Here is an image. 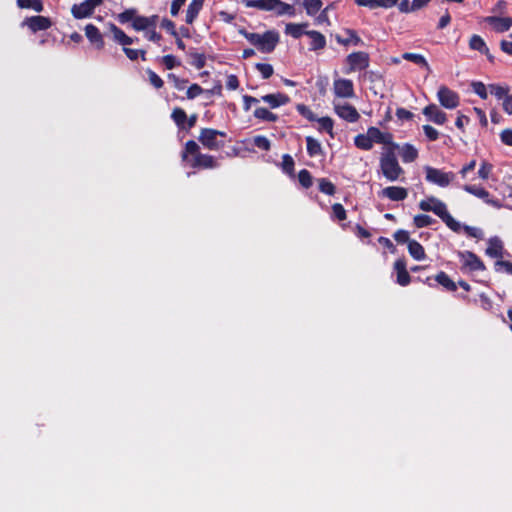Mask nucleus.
I'll list each match as a JSON object with an SVG mask.
<instances>
[{
	"label": "nucleus",
	"instance_id": "19",
	"mask_svg": "<svg viewBox=\"0 0 512 512\" xmlns=\"http://www.w3.org/2000/svg\"><path fill=\"white\" fill-rule=\"evenodd\" d=\"M399 0H354L355 4L360 7H366L371 10L377 8L388 9L397 4Z\"/></svg>",
	"mask_w": 512,
	"mask_h": 512
},
{
	"label": "nucleus",
	"instance_id": "24",
	"mask_svg": "<svg viewBox=\"0 0 512 512\" xmlns=\"http://www.w3.org/2000/svg\"><path fill=\"white\" fill-rule=\"evenodd\" d=\"M261 100L269 105L270 108H278L289 102V97L283 93L267 94L261 97Z\"/></svg>",
	"mask_w": 512,
	"mask_h": 512
},
{
	"label": "nucleus",
	"instance_id": "63",
	"mask_svg": "<svg viewBox=\"0 0 512 512\" xmlns=\"http://www.w3.org/2000/svg\"><path fill=\"white\" fill-rule=\"evenodd\" d=\"M162 63L165 65L167 69H173L176 66L180 65V62L173 55H165L162 57Z\"/></svg>",
	"mask_w": 512,
	"mask_h": 512
},
{
	"label": "nucleus",
	"instance_id": "36",
	"mask_svg": "<svg viewBox=\"0 0 512 512\" xmlns=\"http://www.w3.org/2000/svg\"><path fill=\"white\" fill-rule=\"evenodd\" d=\"M307 152L311 157L320 155L322 153V147L318 140L311 136L306 137Z\"/></svg>",
	"mask_w": 512,
	"mask_h": 512
},
{
	"label": "nucleus",
	"instance_id": "32",
	"mask_svg": "<svg viewBox=\"0 0 512 512\" xmlns=\"http://www.w3.org/2000/svg\"><path fill=\"white\" fill-rule=\"evenodd\" d=\"M408 251L415 260H423L425 258V251L423 246L416 240L409 241Z\"/></svg>",
	"mask_w": 512,
	"mask_h": 512
},
{
	"label": "nucleus",
	"instance_id": "20",
	"mask_svg": "<svg viewBox=\"0 0 512 512\" xmlns=\"http://www.w3.org/2000/svg\"><path fill=\"white\" fill-rule=\"evenodd\" d=\"M394 270L397 274L396 282L401 286H407L410 281V275L406 268V262L403 259H398L394 263Z\"/></svg>",
	"mask_w": 512,
	"mask_h": 512
},
{
	"label": "nucleus",
	"instance_id": "11",
	"mask_svg": "<svg viewBox=\"0 0 512 512\" xmlns=\"http://www.w3.org/2000/svg\"><path fill=\"white\" fill-rule=\"evenodd\" d=\"M367 134L369 135L373 145L374 143L383 144L384 147H392V145H398L393 141V135L391 133L382 132L377 127H369L367 129Z\"/></svg>",
	"mask_w": 512,
	"mask_h": 512
},
{
	"label": "nucleus",
	"instance_id": "54",
	"mask_svg": "<svg viewBox=\"0 0 512 512\" xmlns=\"http://www.w3.org/2000/svg\"><path fill=\"white\" fill-rule=\"evenodd\" d=\"M253 143L256 147L264 151L270 150L271 147L269 139L262 135L255 136L253 139Z\"/></svg>",
	"mask_w": 512,
	"mask_h": 512
},
{
	"label": "nucleus",
	"instance_id": "37",
	"mask_svg": "<svg viewBox=\"0 0 512 512\" xmlns=\"http://www.w3.org/2000/svg\"><path fill=\"white\" fill-rule=\"evenodd\" d=\"M17 5L22 9H32L36 12L43 11L41 0H17Z\"/></svg>",
	"mask_w": 512,
	"mask_h": 512
},
{
	"label": "nucleus",
	"instance_id": "22",
	"mask_svg": "<svg viewBox=\"0 0 512 512\" xmlns=\"http://www.w3.org/2000/svg\"><path fill=\"white\" fill-rule=\"evenodd\" d=\"M503 242L498 237H491L488 240V247L485 250L486 255L491 258H501L503 256Z\"/></svg>",
	"mask_w": 512,
	"mask_h": 512
},
{
	"label": "nucleus",
	"instance_id": "1",
	"mask_svg": "<svg viewBox=\"0 0 512 512\" xmlns=\"http://www.w3.org/2000/svg\"><path fill=\"white\" fill-rule=\"evenodd\" d=\"M399 145L392 147H383L379 158V167L382 175L390 182L398 181L404 174V169L400 166L396 150Z\"/></svg>",
	"mask_w": 512,
	"mask_h": 512
},
{
	"label": "nucleus",
	"instance_id": "41",
	"mask_svg": "<svg viewBox=\"0 0 512 512\" xmlns=\"http://www.w3.org/2000/svg\"><path fill=\"white\" fill-rule=\"evenodd\" d=\"M171 118L179 128H184V124L187 120V115L182 108H175L172 111Z\"/></svg>",
	"mask_w": 512,
	"mask_h": 512
},
{
	"label": "nucleus",
	"instance_id": "2",
	"mask_svg": "<svg viewBox=\"0 0 512 512\" xmlns=\"http://www.w3.org/2000/svg\"><path fill=\"white\" fill-rule=\"evenodd\" d=\"M419 208L425 212H433L452 230L460 229V222L454 219L447 210L446 204L434 196L427 197L419 202Z\"/></svg>",
	"mask_w": 512,
	"mask_h": 512
},
{
	"label": "nucleus",
	"instance_id": "17",
	"mask_svg": "<svg viewBox=\"0 0 512 512\" xmlns=\"http://www.w3.org/2000/svg\"><path fill=\"white\" fill-rule=\"evenodd\" d=\"M423 114L426 118L437 124L443 125L447 121V115L437 105L430 104L423 109Z\"/></svg>",
	"mask_w": 512,
	"mask_h": 512
},
{
	"label": "nucleus",
	"instance_id": "7",
	"mask_svg": "<svg viewBox=\"0 0 512 512\" xmlns=\"http://www.w3.org/2000/svg\"><path fill=\"white\" fill-rule=\"evenodd\" d=\"M333 93L336 98L351 99L355 97L353 81L345 78H337L333 81Z\"/></svg>",
	"mask_w": 512,
	"mask_h": 512
},
{
	"label": "nucleus",
	"instance_id": "15",
	"mask_svg": "<svg viewBox=\"0 0 512 512\" xmlns=\"http://www.w3.org/2000/svg\"><path fill=\"white\" fill-rule=\"evenodd\" d=\"M279 41V35L275 31H267L261 35L260 44L258 50L263 53L272 52Z\"/></svg>",
	"mask_w": 512,
	"mask_h": 512
},
{
	"label": "nucleus",
	"instance_id": "4",
	"mask_svg": "<svg viewBox=\"0 0 512 512\" xmlns=\"http://www.w3.org/2000/svg\"><path fill=\"white\" fill-rule=\"evenodd\" d=\"M425 180L431 184L441 188H446L455 183L456 174L452 171H444L443 169L431 166L424 167Z\"/></svg>",
	"mask_w": 512,
	"mask_h": 512
},
{
	"label": "nucleus",
	"instance_id": "57",
	"mask_svg": "<svg viewBox=\"0 0 512 512\" xmlns=\"http://www.w3.org/2000/svg\"><path fill=\"white\" fill-rule=\"evenodd\" d=\"M136 18V11L134 9H128L118 15L120 23L124 24L130 21H134Z\"/></svg>",
	"mask_w": 512,
	"mask_h": 512
},
{
	"label": "nucleus",
	"instance_id": "42",
	"mask_svg": "<svg viewBox=\"0 0 512 512\" xmlns=\"http://www.w3.org/2000/svg\"><path fill=\"white\" fill-rule=\"evenodd\" d=\"M308 15L314 16L322 6L321 0H304L303 3Z\"/></svg>",
	"mask_w": 512,
	"mask_h": 512
},
{
	"label": "nucleus",
	"instance_id": "55",
	"mask_svg": "<svg viewBox=\"0 0 512 512\" xmlns=\"http://www.w3.org/2000/svg\"><path fill=\"white\" fill-rule=\"evenodd\" d=\"M256 69L261 73L264 79L270 78L274 72L272 65L267 63H257Z\"/></svg>",
	"mask_w": 512,
	"mask_h": 512
},
{
	"label": "nucleus",
	"instance_id": "28",
	"mask_svg": "<svg viewBox=\"0 0 512 512\" xmlns=\"http://www.w3.org/2000/svg\"><path fill=\"white\" fill-rule=\"evenodd\" d=\"M109 32L112 34L114 41L120 45L127 46L132 44V38L127 36L120 28L115 24L110 23L108 25Z\"/></svg>",
	"mask_w": 512,
	"mask_h": 512
},
{
	"label": "nucleus",
	"instance_id": "9",
	"mask_svg": "<svg viewBox=\"0 0 512 512\" xmlns=\"http://www.w3.org/2000/svg\"><path fill=\"white\" fill-rule=\"evenodd\" d=\"M334 112L343 120L355 123L359 120L360 114L357 109L348 103H341L337 100L333 101Z\"/></svg>",
	"mask_w": 512,
	"mask_h": 512
},
{
	"label": "nucleus",
	"instance_id": "16",
	"mask_svg": "<svg viewBox=\"0 0 512 512\" xmlns=\"http://www.w3.org/2000/svg\"><path fill=\"white\" fill-rule=\"evenodd\" d=\"M379 196L391 201H403L408 196V190L400 186H388L379 192Z\"/></svg>",
	"mask_w": 512,
	"mask_h": 512
},
{
	"label": "nucleus",
	"instance_id": "8",
	"mask_svg": "<svg viewBox=\"0 0 512 512\" xmlns=\"http://www.w3.org/2000/svg\"><path fill=\"white\" fill-rule=\"evenodd\" d=\"M103 0H85L79 4H74L71 13L76 19H84L90 17L96 7L100 6Z\"/></svg>",
	"mask_w": 512,
	"mask_h": 512
},
{
	"label": "nucleus",
	"instance_id": "48",
	"mask_svg": "<svg viewBox=\"0 0 512 512\" xmlns=\"http://www.w3.org/2000/svg\"><path fill=\"white\" fill-rule=\"evenodd\" d=\"M493 171V165L487 161H482L478 170V176L482 180H487Z\"/></svg>",
	"mask_w": 512,
	"mask_h": 512
},
{
	"label": "nucleus",
	"instance_id": "31",
	"mask_svg": "<svg viewBox=\"0 0 512 512\" xmlns=\"http://www.w3.org/2000/svg\"><path fill=\"white\" fill-rule=\"evenodd\" d=\"M402 58L404 60L411 61L420 67L425 68L427 71H430V66L427 60L421 54L406 52L402 55Z\"/></svg>",
	"mask_w": 512,
	"mask_h": 512
},
{
	"label": "nucleus",
	"instance_id": "30",
	"mask_svg": "<svg viewBox=\"0 0 512 512\" xmlns=\"http://www.w3.org/2000/svg\"><path fill=\"white\" fill-rule=\"evenodd\" d=\"M305 34L311 38L310 50H320L326 45V39L323 34L318 31H306Z\"/></svg>",
	"mask_w": 512,
	"mask_h": 512
},
{
	"label": "nucleus",
	"instance_id": "45",
	"mask_svg": "<svg viewBox=\"0 0 512 512\" xmlns=\"http://www.w3.org/2000/svg\"><path fill=\"white\" fill-rule=\"evenodd\" d=\"M294 160L289 154H284L282 157V170L289 176H294Z\"/></svg>",
	"mask_w": 512,
	"mask_h": 512
},
{
	"label": "nucleus",
	"instance_id": "14",
	"mask_svg": "<svg viewBox=\"0 0 512 512\" xmlns=\"http://www.w3.org/2000/svg\"><path fill=\"white\" fill-rule=\"evenodd\" d=\"M51 25V20L44 16L27 17L22 22V26H27L34 33L42 30H47L51 27Z\"/></svg>",
	"mask_w": 512,
	"mask_h": 512
},
{
	"label": "nucleus",
	"instance_id": "50",
	"mask_svg": "<svg viewBox=\"0 0 512 512\" xmlns=\"http://www.w3.org/2000/svg\"><path fill=\"white\" fill-rule=\"evenodd\" d=\"M296 110L301 116L306 118L308 121L313 122L316 121L317 119L316 115L312 112V110L304 104H298L296 106Z\"/></svg>",
	"mask_w": 512,
	"mask_h": 512
},
{
	"label": "nucleus",
	"instance_id": "23",
	"mask_svg": "<svg viewBox=\"0 0 512 512\" xmlns=\"http://www.w3.org/2000/svg\"><path fill=\"white\" fill-rule=\"evenodd\" d=\"M85 35L96 48L102 49L104 47L103 35L95 25L87 24L85 27Z\"/></svg>",
	"mask_w": 512,
	"mask_h": 512
},
{
	"label": "nucleus",
	"instance_id": "56",
	"mask_svg": "<svg viewBox=\"0 0 512 512\" xmlns=\"http://www.w3.org/2000/svg\"><path fill=\"white\" fill-rule=\"evenodd\" d=\"M332 213H333V218L338 221H343L346 219V210L344 209L342 204L335 203L332 206Z\"/></svg>",
	"mask_w": 512,
	"mask_h": 512
},
{
	"label": "nucleus",
	"instance_id": "27",
	"mask_svg": "<svg viewBox=\"0 0 512 512\" xmlns=\"http://www.w3.org/2000/svg\"><path fill=\"white\" fill-rule=\"evenodd\" d=\"M344 33H345L346 37H343L341 35L335 36V39L339 44L344 45V46H348V45L357 46L362 43L361 38L357 35V33L354 30L346 29L344 31Z\"/></svg>",
	"mask_w": 512,
	"mask_h": 512
},
{
	"label": "nucleus",
	"instance_id": "13",
	"mask_svg": "<svg viewBox=\"0 0 512 512\" xmlns=\"http://www.w3.org/2000/svg\"><path fill=\"white\" fill-rule=\"evenodd\" d=\"M459 257L464 266L469 268L471 271H483L486 269L483 261L471 251L460 252Z\"/></svg>",
	"mask_w": 512,
	"mask_h": 512
},
{
	"label": "nucleus",
	"instance_id": "47",
	"mask_svg": "<svg viewBox=\"0 0 512 512\" xmlns=\"http://www.w3.org/2000/svg\"><path fill=\"white\" fill-rule=\"evenodd\" d=\"M318 183H319V190L326 194V195H333L335 193V186L334 184L329 181L328 179L326 178H321L318 180Z\"/></svg>",
	"mask_w": 512,
	"mask_h": 512
},
{
	"label": "nucleus",
	"instance_id": "40",
	"mask_svg": "<svg viewBox=\"0 0 512 512\" xmlns=\"http://www.w3.org/2000/svg\"><path fill=\"white\" fill-rule=\"evenodd\" d=\"M307 24H294L289 23L286 25L285 32L292 36L293 38H300L305 32L303 31V27H306Z\"/></svg>",
	"mask_w": 512,
	"mask_h": 512
},
{
	"label": "nucleus",
	"instance_id": "64",
	"mask_svg": "<svg viewBox=\"0 0 512 512\" xmlns=\"http://www.w3.org/2000/svg\"><path fill=\"white\" fill-rule=\"evenodd\" d=\"M399 10L403 13H409L418 10L417 7H414V2H410L409 0H402L399 3Z\"/></svg>",
	"mask_w": 512,
	"mask_h": 512
},
{
	"label": "nucleus",
	"instance_id": "61",
	"mask_svg": "<svg viewBox=\"0 0 512 512\" xmlns=\"http://www.w3.org/2000/svg\"><path fill=\"white\" fill-rule=\"evenodd\" d=\"M203 93V89L200 85L198 84H192L188 89H187V98L188 99H194L196 97H198L199 95H201Z\"/></svg>",
	"mask_w": 512,
	"mask_h": 512
},
{
	"label": "nucleus",
	"instance_id": "33",
	"mask_svg": "<svg viewBox=\"0 0 512 512\" xmlns=\"http://www.w3.org/2000/svg\"><path fill=\"white\" fill-rule=\"evenodd\" d=\"M253 115L255 118L266 122H276L278 120V116L276 114L272 113L264 107L256 108L253 112Z\"/></svg>",
	"mask_w": 512,
	"mask_h": 512
},
{
	"label": "nucleus",
	"instance_id": "46",
	"mask_svg": "<svg viewBox=\"0 0 512 512\" xmlns=\"http://www.w3.org/2000/svg\"><path fill=\"white\" fill-rule=\"evenodd\" d=\"M316 121L319 124V129L328 132L331 136H333V125L334 122L332 118L326 116L317 118Z\"/></svg>",
	"mask_w": 512,
	"mask_h": 512
},
{
	"label": "nucleus",
	"instance_id": "12",
	"mask_svg": "<svg viewBox=\"0 0 512 512\" xmlns=\"http://www.w3.org/2000/svg\"><path fill=\"white\" fill-rule=\"evenodd\" d=\"M348 72L364 70L369 66V55L366 52H353L347 56Z\"/></svg>",
	"mask_w": 512,
	"mask_h": 512
},
{
	"label": "nucleus",
	"instance_id": "39",
	"mask_svg": "<svg viewBox=\"0 0 512 512\" xmlns=\"http://www.w3.org/2000/svg\"><path fill=\"white\" fill-rule=\"evenodd\" d=\"M490 94L494 95L498 100H503L509 94V87L497 84L488 86Z\"/></svg>",
	"mask_w": 512,
	"mask_h": 512
},
{
	"label": "nucleus",
	"instance_id": "60",
	"mask_svg": "<svg viewBox=\"0 0 512 512\" xmlns=\"http://www.w3.org/2000/svg\"><path fill=\"white\" fill-rule=\"evenodd\" d=\"M168 78L173 82V85L177 90H183L188 83L187 79H181L177 77L175 74H169Z\"/></svg>",
	"mask_w": 512,
	"mask_h": 512
},
{
	"label": "nucleus",
	"instance_id": "49",
	"mask_svg": "<svg viewBox=\"0 0 512 512\" xmlns=\"http://www.w3.org/2000/svg\"><path fill=\"white\" fill-rule=\"evenodd\" d=\"M190 57H191V64L197 68V69H202L205 64H206V57L204 54L202 53H197V52H191L190 53Z\"/></svg>",
	"mask_w": 512,
	"mask_h": 512
},
{
	"label": "nucleus",
	"instance_id": "35",
	"mask_svg": "<svg viewBox=\"0 0 512 512\" xmlns=\"http://www.w3.org/2000/svg\"><path fill=\"white\" fill-rule=\"evenodd\" d=\"M354 144L357 148L365 151H369L373 148V144L367 132L365 134H358L354 138Z\"/></svg>",
	"mask_w": 512,
	"mask_h": 512
},
{
	"label": "nucleus",
	"instance_id": "26",
	"mask_svg": "<svg viewBox=\"0 0 512 512\" xmlns=\"http://www.w3.org/2000/svg\"><path fill=\"white\" fill-rule=\"evenodd\" d=\"M205 0H192L186 10L185 22L192 24L203 8Z\"/></svg>",
	"mask_w": 512,
	"mask_h": 512
},
{
	"label": "nucleus",
	"instance_id": "43",
	"mask_svg": "<svg viewBox=\"0 0 512 512\" xmlns=\"http://www.w3.org/2000/svg\"><path fill=\"white\" fill-rule=\"evenodd\" d=\"M460 226H461L460 229L458 231H455L456 233H460L463 230L469 237H472V238L480 239L483 236L482 230L477 227L468 226V225L461 224V223H460Z\"/></svg>",
	"mask_w": 512,
	"mask_h": 512
},
{
	"label": "nucleus",
	"instance_id": "10",
	"mask_svg": "<svg viewBox=\"0 0 512 512\" xmlns=\"http://www.w3.org/2000/svg\"><path fill=\"white\" fill-rule=\"evenodd\" d=\"M462 189L466 191L467 193L482 199L485 203L495 207V208H501V203L498 199L492 198L490 193L483 187L477 186V185H470L465 184L463 185Z\"/></svg>",
	"mask_w": 512,
	"mask_h": 512
},
{
	"label": "nucleus",
	"instance_id": "58",
	"mask_svg": "<svg viewBox=\"0 0 512 512\" xmlns=\"http://www.w3.org/2000/svg\"><path fill=\"white\" fill-rule=\"evenodd\" d=\"M147 74H148L149 82L151 83V85H153L157 89H160L163 87V85H164L163 80L154 71L148 69Z\"/></svg>",
	"mask_w": 512,
	"mask_h": 512
},
{
	"label": "nucleus",
	"instance_id": "59",
	"mask_svg": "<svg viewBox=\"0 0 512 512\" xmlns=\"http://www.w3.org/2000/svg\"><path fill=\"white\" fill-rule=\"evenodd\" d=\"M495 270L497 272L504 271L510 275H512V263L504 260H497L495 262Z\"/></svg>",
	"mask_w": 512,
	"mask_h": 512
},
{
	"label": "nucleus",
	"instance_id": "44",
	"mask_svg": "<svg viewBox=\"0 0 512 512\" xmlns=\"http://www.w3.org/2000/svg\"><path fill=\"white\" fill-rule=\"evenodd\" d=\"M413 223L417 228H423L432 225L434 219L429 215L419 214L414 217Z\"/></svg>",
	"mask_w": 512,
	"mask_h": 512
},
{
	"label": "nucleus",
	"instance_id": "38",
	"mask_svg": "<svg viewBox=\"0 0 512 512\" xmlns=\"http://www.w3.org/2000/svg\"><path fill=\"white\" fill-rule=\"evenodd\" d=\"M435 280L449 291H455L457 289L456 284L450 279L445 272H440L436 275Z\"/></svg>",
	"mask_w": 512,
	"mask_h": 512
},
{
	"label": "nucleus",
	"instance_id": "21",
	"mask_svg": "<svg viewBox=\"0 0 512 512\" xmlns=\"http://www.w3.org/2000/svg\"><path fill=\"white\" fill-rule=\"evenodd\" d=\"M157 21V15H153L150 17L136 16L132 23V27L137 31H146L149 28L156 27Z\"/></svg>",
	"mask_w": 512,
	"mask_h": 512
},
{
	"label": "nucleus",
	"instance_id": "53",
	"mask_svg": "<svg viewBox=\"0 0 512 512\" xmlns=\"http://www.w3.org/2000/svg\"><path fill=\"white\" fill-rule=\"evenodd\" d=\"M123 51L124 53L126 54V56L134 61L136 59H138L139 56H141L142 60H146V51L145 50H138V49H131V48H127L126 46L123 47Z\"/></svg>",
	"mask_w": 512,
	"mask_h": 512
},
{
	"label": "nucleus",
	"instance_id": "25",
	"mask_svg": "<svg viewBox=\"0 0 512 512\" xmlns=\"http://www.w3.org/2000/svg\"><path fill=\"white\" fill-rule=\"evenodd\" d=\"M397 150L399 151L400 157L404 163L414 162L418 158V150L412 144L405 143L404 145L399 146Z\"/></svg>",
	"mask_w": 512,
	"mask_h": 512
},
{
	"label": "nucleus",
	"instance_id": "62",
	"mask_svg": "<svg viewBox=\"0 0 512 512\" xmlns=\"http://www.w3.org/2000/svg\"><path fill=\"white\" fill-rule=\"evenodd\" d=\"M423 132L430 141H435L439 138V132L430 125H424Z\"/></svg>",
	"mask_w": 512,
	"mask_h": 512
},
{
	"label": "nucleus",
	"instance_id": "18",
	"mask_svg": "<svg viewBox=\"0 0 512 512\" xmlns=\"http://www.w3.org/2000/svg\"><path fill=\"white\" fill-rule=\"evenodd\" d=\"M485 22L498 33L508 31L512 27V17L488 16L485 18Z\"/></svg>",
	"mask_w": 512,
	"mask_h": 512
},
{
	"label": "nucleus",
	"instance_id": "51",
	"mask_svg": "<svg viewBox=\"0 0 512 512\" xmlns=\"http://www.w3.org/2000/svg\"><path fill=\"white\" fill-rule=\"evenodd\" d=\"M298 180L304 188H309L313 184L311 173L306 169L299 171Z\"/></svg>",
	"mask_w": 512,
	"mask_h": 512
},
{
	"label": "nucleus",
	"instance_id": "3",
	"mask_svg": "<svg viewBox=\"0 0 512 512\" xmlns=\"http://www.w3.org/2000/svg\"><path fill=\"white\" fill-rule=\"evenodd\" d=\"M182 160L188 161L193 168L209 169L217 167L215 158L211 155L200 153L199 145L193 140L186 142L182 152Z\"/></svg>",
	"mask_w": 512,
	"mask_h": 512
},
{
	"label": "nucleus",
	"instance_id": "5",
	"mask_svg": "<svg viewBox=\"0 0 512 512\" xmlns=\"http://www.w3.org/2000/svg\"><path fill=\"white\" fill-rule=\"evenodd\" d=\"M225 136V132L211 128H203L200 131L198 139L205 148L209 150H219L224 146V142L219 140V137Z\"/></svg>",
	"mask_w": 512,
	"mask_h": 512
},
{
	"label": "nucleus",
	"instance_id": "34",
	"mask_svg": "<svg viewBox=\"0 0 512 512\" xmlns=\"http://www.w3.org/2000/svg\"><path fill=\"white\" fill-rule=\"evenodd\" d=\"M469 46L472 50L479 51L482 54L488 55L489 49L486 46V43L479 35H473L470 38Z\"/></svg>",
	"mask_w": 512,
	"mask_h": 512
},
{
	"label": "nucleus",
	"instance_id": "52",
	"mask_svg": "<svg viewBox=\"0 0 512 512\" xmlns=\"http://www.w3.org/2000/svg\"><path fill=\"white\" fill-rule=\"evenodd\" d=\"M471 86H472L474 93H476L480 98L487 99V97H488L487 91L489 90V88L484 83L476 81V82H472Z\"/></svg>",
	"mask_w": 512,
	"mask_h": 512
},
{
	"label": "nucleus",
	"instance_id": "29",
	"mask_svg": "<svg viewBox=\"0 0 512 512\" xmlns=\"http://www.w3.org/2000/svg\"><path fill=\"white\" fill-rule=\"evenodd\" d=\"M246 7L269 11L276 7L278 0H242Z\"/></svg>",
	"mask_w": 512,
	"mask_h": 512
},
{
	"label": "nucleus",
	"instance_id": "6",
	"mask_svg": "<svg viewBox=\"0 0 512 512\" xmlns=\"http://www.w3.org/2000/svg\"><path fill=\"white\" fill-rule=\"evenodd\" d=\"M437 99L442 107L450 110L457 108L460 103L458 93L446 86L439 87L437 91Z\"/></svg>",
	"mask_w": 512,
	"mask_h": 512
}]
</instances>
